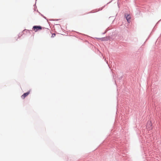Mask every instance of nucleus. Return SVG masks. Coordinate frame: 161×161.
Instances as JSON below:
<instances>
[{"label": "nucleus", "mask_w": 161, "mask_h": 161, "mask_svg": "<svg viewBox=\"0 0 161 161\" xmlns=\"http://www.w3.org/2000/svg\"><path fill=\"white\" fill-rule=\"evenodd\" d=\"M33 30L35 32L37 31L38 30H42V27L40 26H34L33 27Z\"/></svg>", "instance_id": "f257e3e1"}, {"label": "nucleus", "mask_w": 161, "mask_h": 161, "mask_svg": "<svg viewBox=\"0 0 161 161\" xmlns=\"http://www.w3.org/2000/svg\"><path fill=\"white\" fill-rule=\"evenodd\" d=\"M30 94V92H28L25 93H24L21 96V97L22 99H24L25 97L27 96Z\"/></svg>", "instance_id": "f03ea898"}, {"label": "nucleus", "mask_w": 161, "mask_h": 161, "mask_svg": "<svg viewBox=\"0 0 161 161\" xmlns=\"http://www.w3.org/2000/svg\"><path fill=\"white\" fill-rule=\"evenodd\" d=\"M125 17H126V19L127 20L128 22H129L130 21V20L131 18V16L130 15H126L125 14Z\"/></svg>", "instance_id": "7ed1b4c3"}, {"label": "nucleus", "mask_w": 161, "mask_h": 161, "mask_svg": "<svg viewBox=\"0 0 161 161\" xmlns=\"http://www.w3.org/2000/svg\"><path fill=\"white\" fill-rule=\"evenodd\" d=\"M99 39L101 41H106L108 39V38L107 37H106L100 38Z\"/></svg>", "instance_id": "20e7f679"}, {"label": "nucleus", "mask_w": 161, "mask_h": 161, "mask_svg": "<svg viewBox=\"0 0 161 161\" xmlns=\"http://www.w3.org/2000/svg\"><path fill=\"white\" fill-rule=\"evenodd\" d=\"M55 35H56L55 33H53L52 35V37H54L55 36Z\"/></svg>", "instance_id": "39448f33"}]
</instances>
